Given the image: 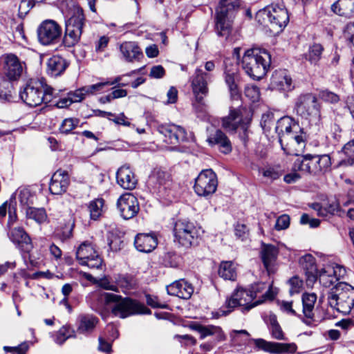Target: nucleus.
I'll return each instance as SVG.
<instances>
[{
    "label": "nucleus",
    "mask_w": 354,
    "mask_h": 354,
    "mask_svg": "<svg viewBox=\"0 0 354 354\" xmlns=\"http://www.w3.org/2000/svg\"><path fill=\"white\" fill-rule=\"evenodd\" d=\"M89 303L91 308L97 313H101L106 304L114 303L111 313L115 317L122 319L136 314L149 315L151 313L143 304L113 293L93 292Z\"/></svg>",
    "instance_id": "obj_1"
},
{
    "label": "nucleus",
    "mask_w": 354,
    "mask_h": 354,
    "mask_svg": "<svg viewBox=\"0 0 354 354\" xmlns=\"http://www.w3.org/2000/svg\"><path fill=\"white\" fill-rule=\"evenodd\" d=\"M271 55L265 49H248L242 58V68L245 73L254 80L263 78L268 71Z\"/></svg>",
    "instance_id": "obj_2"
},
{
    "label": "nucleus",
    "mask_w": 354,
    "mask_h": 354,
    "mask_svg": "<svg viewBox=\"0 0 354 354\" xmlns=\"http://www.w3.org/2000/svg\"><path fill=\"white\" fill-rule=\"evenodd\" d=\"M256 19L259 24L268 26L276 34L281 32L287 26L289 15L283 3L280 1L259 10Z\"/></svg>",
    "instance_id": "obj_3"
},
{
    "label": "nucleus",
    "mask_w": 354,
    "mask_h": 354,
    "mask_svg": "<svg viewBox=\"0 0 354 354\" xmlns=\"http://www.w3.org/2000/svg\"><path fill=\"white\" fill-rule=\"evenodd\" d=\"M328 305L344 315L354 317V288L340 282L333 287L328 293Z\"/></svg>",
    "instance_id": "obj_4"
},
{
    "label": "nucleus",
    "mask_w": 354,
    "mask_h": 354,
    "mask_svg": "<svg viewBox=\"0 0 354 354\" xmlns=\"http://www.w3.org/2000/svg\"><path fill=\"white\" fill-rule=\"evenodd\" d=\"M53 88L48 86L42 80H30L21 89V99L30 106H37L42 102H49L53 95Z\"/></svg>",
    "instance_id": "obj_5"
},
{
    "label": "nucleus",
    "mask_w": 354,
    "mask_h": 354,
    "mask_svg": "<svg viewBox=\"0 0 354 354\" xmlns=\"http://www.w3.org/2000/svg\"><path fill=\"white\" fill-rule=\"evenodd\" d=\"M239 7V0H220L216 10L215 24L218 36L227 38L230 35L233 19Z\"/></svg>",
    "instance_id": "obj_6"
},
{
    "label": "nucleus",
    "mask_w": 354,
    "mask_h": 354,
    "mask_svg": "<svg viewBox=\"0 0 354 354\" xmlns=\"http://www.w3.org/2000/svg\"><path fill=\"white\" fill-rule=\"evenodd\" d=\"M212 79V74L196 68L192 80V87L195 97L193 107L198 117L204 118L207 113V105L204 97L208 93L207 83Z\"/></svg>",
    "instance_id": "obj_7"
},
{
    "label": "nucleus",
    "mask_w": 354,
    "mask_h": 354,
    "mask_svg": "<svg viewBox=\"0 0 354 354\" xmlns=\"http://www.w3.org/2000/svg\"><path fill=\"white\" fill-rule=\"evenodd\" d=\"M84 23L83 10L78 6H74L71 17L66 21L65 35L63 39V43L66 46H73L80 41Z\"/></svg>",
    "instance_id": "obj_8"
},
{
    "label": "nucleus",
    "mask_w": 354,
    "mask_h": 354,
    "mask_svg": "<svg viewBox=\"0 0 354 354\" xmlns=\"http://www.w3.org/2000/svg\"><path fill=\"white\" fill-rule=\"evenodd\" d=\"M297 114L309 122L320 120V109L317 97L312 94L300 95L295 103Z\"/></svg>",
    "instance_id": "obj_9"
},
{
    "label": "nucleus",
    "mask_w": 354,
    "mask_h": 354,
    "mask_svg": "<svg viewBox=\"0 0 354 354\" xmlns=\"http://www.w3.org/2000/svg\"><path fill=\"white\" fill-rule=\"evenodd\" d=\"M174 234L175 241L185 248H189L196 243L198 230L193 223L179 220L174 225Z\"/></svg>",
    "instance_id": "obj_10"
},
{
    "label": "nucleus",
    "mask_w": 354,
    "mask_h": 354,
    "mask_svg": "<svg viewBox=\"0 0 354 354\" xmlns=\"http://www.w3.org/2000/svg\"><path fill=\"white\" fill-rule=\"evenodd\" d=\"M217 185L216 174L212 169H205L196 178L194 189L198 196H208L216 192Z\"/></svg>",
    "instance_id": "obj_11"
},
{
    "label": "nucleus",
    "mask_w": 354,
    "mask_h": 354,
    "mask_svg": "<svg viewBox=\"0 0 354 354\" xmlns=\"http://www.w3.org/2000/svg\"><path fill=\"white\" fill-rule=\"evenodd\" d=\"M62 32L61 26L55 21L47 19L38 28V39L42 45L55 44L59 41Z\"/></svg>",
    "instance_id": "obj_12"
},
{
    "label": "nucleus",
    "mask_w": 354,
    "mask_h": 354,
    "mask_svg": "<svg viewBox=\"0 0 354 354\" xmlns=\"http://www.w3.org/2000/svg\"><path fill=\"white\" fill-rule=\"evenodd\" d=\"M25 68V62L21 61L15 54L8 53L2 56V71L9 80H17L23 74Z\"/></svg>",
    "instance_id": "obj_13"
},
{
    "label": "nucleus",
    "mask_w": 354,
    "mask_h": 354,
    "mask_svg": "<svg viewBox=\"0 0 354 354\" xmlns=\"http://www.w3.org/2000/svg\"><path fill=\"white\" fill-rule=\"evenodd\" d=\"M76 257L81 265L91 269H99L102 265V259L90 243H82L76 251Z\"/></svg>",
    "instance_id": "obj_14"
},
{
    "label": "nucleus",
    "mask_w": 354,
    "mask_h": 354,
    "mask_svg": "<svg viewBox=\"0 0 354 354\" xmlns=\"http://www.w3.org/2000/svg\"><path fill=\"white\" fill-rule=\"evenodd\" d=\"M279 142L286 153L298 156L306 147V136L303 130L301 129L299 133L286 136V138L281 139Z\"/></svg>",
    "instance_id": "obj_15"
},
{
    "label": "nucleus",
    "mask_w": 354,
    "mask_h": 354,
    "mask_svg": "<svg viewBox=\"0 0 354 354\" xmlns=\"http://www.w3.org/2000/svg\"><path fill=\"white\" fill-rule=\"evenodd\" d=\"M252 296V293L249 290L236 289L232 297L226 301V307L230 309L228 312H230L234 308L239 306H243L245 310H249L259 304V301L252 303L253 299H254Z\"/></svg>",
    "instance_id": "obj_16"
},
{
    "label": "nucleus",
    "mask_w": 354,
    "mask_h": 354,
    "mask_svg": "<svg viewBox=\"0 0 354 354\" xmlns=\"http://www.w3.org/2000/svg\"><path fill=\"white\" fill-rule=\"evenodd\" d=\"M257 348L272 354H287L296 352L297 346L295 343H279L268 342L263 339H254Z\"/></svg>",
    "instance_id": "obj_17"
},
{
    "label": "nucleus",
    "mask_w": 354,
    "mask_h": 354,
    "mask_svg": "<svg viewBox=\"0 0 354 354\" xmlns=\"http://www.w3.org/2000/svg\"><path fill=\"white\" fill-rule=\"evenodd\" d=\"M117 207L121 216L126 220L133 218L140 209L138 199L131 193L120 196L117 201Z\"/></svg>",
    "instance_id": "obj_18"
},
{
    "label": "nucleus",
    "mask_w": 354,
    "mask_h": 354,
    "mask_svg": "<svg viewBox=\"0 0 354 354\" xmlns=\"http://www.w3.org/2000/svg\"><path fill=\"white\" fill-rule=\"evenodd\" d=\"M122 59L129 63L139 62L144 58L142 49L135 41H124L120 45Z\"/></svg>",
    "instance_id": "obj_19"
},
{
    "label": "nucleus",
    "mask_w": 354,
    "mask_h": 354,
    "mask_svg": "<svg viewBox=\"0 0 354 354\" xmlns=\"http://www.w3.org/2000/svg\"><path fill=\"white\" fill-rule=\"evenodd\" d=\"M159 132L164 136V142L169 145H176L185 139L186 133L183 128L175 124L162 125Z\"/></svg>",
    "instance_id": "obj_20"
},
{
    "label": "nucleus",
    "mask_w": 354,
    "mask_h": 354,
    "mask_svg": "<svg viewBox=\"0 0 354 354\" xmlns=\"http://www.w3.org/2000/svg\"><path fill=\"white\" fill-rule=\"evenodd\" d=\"M270 85L273 89L282 91H290L295 87L292 77L286 70L274 71L271 77Z\"/></svg>",
    "instance_id": "obj_21"
},
{
    "label": "nucleus",
    "mask_w": 354,
    "mask_h": 354,
    "mask_svg": "<svg viewBox=\"0 0 354 354\" xmlns=\"http://www.w3.org/2000/svg\"><path fill=\"white\" fill-rule=\"evenodd\" d=\"M299 125L290 117L284 116L277 120L275 127L276 133L278 134L279 142L285 139L289 134H294L301 131Z\"/></svg>",
    "instance_id": "obj_22"
},
{
    "label": "nucleus",
    "mask_w": 354,
    "mask_h": 354,
    "mask_svg": "<svg viewBox=\"0 0 354 354\" xmlns=\"http://www.w3.org/2000/svg\"><path fill=\"white\" fill-rule=\"evenodd\" d=\"M70 179L66 171L59 169L52 176L49 185V190L52 194H62L64 193L69 185Z\"/></svg>",
    "instance_id": "obj_23"
},
{
    "label": "nucleus",
    "mask_w": 354,
    "mask_h": 354,
    "mask_svg": "<svg viewBox=\"0 0 354 354\" xmlns=\"http://www.w3.org/2000/svg\"><path fill=\"white\" fill-rule=\"evenodd\" d=\"M222 126L232 133H235L239 127L245 129L246 123L243 120L242 109H231L229 115L223 118Z\"/></svg>",
    "instance_id": "obj_24"
},
{
    "label": "nucleus",
    "mask_w": 354,
    "mask_h": 354,
    "mask_svg": "<svg viewBox=\"0 0 354 354\" xmlns=\"http://www.w3.org/2000/svg\"><path fill=\"white\" fill-rule=\"evenodd\" d=\"M299 264L305 272L307 285L312 286L317 280V268L315 257L310 254H306L300 258Z\"/></svg>",
    "instance_id": "obj_25"
},
{
    "label": "nucleus",
    "mask_w": 354,
    "mask_h": 354,
    "mask_svg": "<svg viewBox=\"0 0 354 354\" xmlns=\"http://www.w3.org/2000/svg\"><path fill=\"white\" fill-rule=\"evenodd\" d=\"M10 240L24 252L32 249L31 239L25 230L20 227L12 229L9 234Z\"/></svg>",
    "instance_id": "obj_26"
},
{
    "label": "nucleus",
    "mask_w": 354,
    "mask_h": 354,
    "mask_svg": "<svg viewBox=\"0 0 354 354\" xmlns=\"http://www.w3.org/2000/svg\"><path fill=\"white\" fill-rule=\"evenodd\" d=\"M158 245V238L154 233H140L134 240L136 248L142 252H151Z\"/></svg>",
    "instance_id": "obj_27"
},
{
    "label": "nucleus",
    "mask_w": 354,
    "mask_h": 354,
    "mask_svg": "<svg viewBox=\"0 0 354 354\" xmlns=\"http://www.w3.org/2000/svg\"><path fill=\"white\" fill-rule=\"evenodd\" d=\"M167 291L169 295L176 296L183 299H188L194 292V288L187 281L180 279L167 286Z\"/></svg>",
    "instance_id": "obj_28"
},
{
    "label": "nucleus",
    "mask_w": 354,
    "mask_h": 354,
    "mask_svg": "<svg viewBox=\"0 0 354 354\" xmlns=\"http://www.w3.org/2000/svg\"><path fill=\"white\" fill-rule=\"evenodd\" d=\"M116 178L118 185L125 189L131 190L134 189L138 183L133 171L127 165L118 169Z\"/></svg>",
    "instance_id": "obj_29"
},
{
    "label": "nucleus",
    "mask_w": 354,
    "mask_h": 354,
    "mask_svg": "<svg viewBox=\"0 0 354 354\" xmlns=\"http://www.w3.org/2000/svg\"><path fill=\"white\" fill-rule=\"evenodd\" d=\"M309 156L310 174L319 175L326 171L331 165L330 157L327 154Z\"/></svg>",
    "instance_id": "obj_30"
},
{
    "label": "nucleus",
    "mask_w": 354,
    "mask_h": 354,
    "mask_svg": "<svg viewBox=\"0 0 354 354\" xmlns=\"http://www.w3.org/2000/svg\"><path fill=\"white\" fill-rule=\"evenodd\" d=\"M150 182L154 184L159 193L166 194L171 188L170 175L159 169H154L150 176Z\"/></svg>",
    "instance_id": "obj_31"
},
{
    "label": "nucleus",
    "mask_w": 354,
    "mask_h": 354,
    "mask_svg": "<svg viewBox=\"0 0 354 354\" xmlns=\"http://www.w3.org/2000/svg\"><path fill=\"white\" fill-rule=\"evenodd\" d=\"M137 71H133L130 73H127L123 75H120L114 78L113 81H106L103 82H99L95 84L85 86V91L87 95H93L101 93L104 91V87L107 86H111L114 84H118L121 86H124L128 84L127 82H121L123 77L125 76H130L131 74L137 73Z\"/></svg>",
    "instance_id": "obj_32"
},
{
    "label": "nucleus",
    "mask_w": 354,
    "mask_h": 354,
    "mask_svg": "<svg viewBox=\"0 0 354 354\" xmlns=\"http://www.w3.org/2000/svg\"><path fill=\"white\" fill-rule=\"evenodd\" d=\"M249 290L252 293L254 299L259 298L257 301L260 304L267 299H272L277 295V290L271 285L267 286L265 283L252 284Z\"/></svg>",
    "instance_id": "obj_33"
},
{
    "label": "nucleus",
    "mask_w": 354,
    "mask_h": 354,
    "mask_svg": "<svg viewBox=\"0 0 354 354\" xmlns=\"http://www.w3.org/2000/svg\"><path fill=\"white\" fill-rule=\"evenodd\" d=\"M207 142L211 146L216 145L218 150L224 154H228L232 151L231 142L221 130H216L214 133H212L208 137Z\"/></svg>",
    "instance_id": "obj_34"
},
{
    "label": "nucleus",
    "mask_w": 354,
    "mask_h": 354,
    "mask_svg": "<svg viewBox=\"0 0 354 354\" xmlns=\"http://www.w3.org/2000/svg\"><path fill=\"white\" fill-rule=\"evenodd\" d=\"M261 254L263 265L268 273L269 274L274 273V262L278 255L277 248L274 245H265L262 248Z\"/></svg>",
    "instance_id": "obj_35"
},
{
    "label": "nucleus",
    "mask_w": 354,
    "mask_h": 354,
    "mask_svg": "<svg viewBox=\"0 0 354 354\" xmlns=\"http://www.w3.org/2000/svg\"><path fill=\"white\" fill-rule=\"evenodd\" d=\"M99 319L91 314H82L77 317V331L82 334H88L93 331Z\"/></svg>",
    "instance_id": "obj_36"
},
{
    "label": "nucleus",
    "mask_w": 354,
    "mask_h": 354,
    "mask_svg": "<svg viewBox=\"0 0 354 354\" xmlns=\"http://www.w3.org/2000/svg\"><path fill=\"white\" fill-rule=\"evenodd\" d=\"M46 66L48 74L52 77H57L66 70L68 64L63 57L54 55L48 59Z\"/></svg>",
    "instance_id": "obj_37"
},
{
    "label": "nucleus",
    "mask_w": 354,
    "mask_h": 354,
    "mask_svg": "<svg viewBox=\"0 0 354 354\" xmlns=\"http://www.w3.org/2000/svg\"><path fill=\"white\" fill-rule=\"evenodd\" d=\"M225 75V82L228 86L232 97L238 100L240 97V91L237 85L239 74L236 67L230 69L226 68Z\"/></svg>",
    "instance_id": "obj_38"
},
{
    "label": "nucleus",
    "mask_w": 354,
    "mask_h": 354,
    "mask_svg": "<svg viewBox=\"0 0 354 354\" xmlns=\"http://www.w3.org/2000/svg\"><path fill=\"white\" fill-rule=\"evenodd\" d=\"M332 10L346 17H351L354 14V0H338L332 5Z\"/></svg>",
    "instance_id": "obj_39"
},
{
    "label": "nucleus",
    "mask_w": 354,
    "mask_h": 354,
    "mask_svg": "<svg viewBox=\"0 0 354 354\" xmlns=\"http://www.w3.org/2000/svg\"><path fill=\"white\" fill-rule=\"evenodd\" d=\"M218 273L225 280L235 281L237 277L236 265L232 261H222Z\"/></svg>",
    "instance_id": "obj_40"
},
{
    "label": "nucleus",
    "mask_w": 354,
    "mask_h": 354,
    "mask_svg": "<svg viewBox=\"0 0 354 354\" xmlns=\"http://www.w3.org/2000/svg\"><path fill=\"white\" fill-rule=\"evenodd\" d=\"M196 330L199 333L201 338L204 339L207 336H214L215 339L218 341L223 339V334L222 330L218 326L212 325L202 326L198 325L196 326Z\"/></svg>",
    "instance_id": "obj_41"
},
{
    "label": "nucleus",
    "mask_w": 354,
    "mask_h": 354,
    "mask_svg": "<svg viewBox=\"0 0 354 354\" xmlns=\"http://www.w3.org/2000/svg\"><path fill=\"white\" fill-rule=\"evenodd\" d=\"M317 300L315 293H305L302 295L303 313L306 317L311 319L314 315V307Z\"/></svg>",
    "instance_id": "obj_42"
},
{
    "label": "nucleus",
    "mask_w": 354,
    "mask_h": 354,
    "mask_svg": "<svg viewBox=\"0 0 354 354\" xmlns=\"http://www.w3.org/2000/svg\"><path fill=\"white\" fill-rule=\"evenodd\" d=\"M292 169L293 171H297L301 176L303 175L310 174V165L308 154L298 157L294 161Z\"/></svg>",
    "instance_id": "obj_43"
},
{
    "label": "nucleus",
    "mask_w": 354,
    "mask_h": 354,
    "mask_svg": "<svg viewBox=\"0 0 354 354\" xmlns=\"http://www.w3.org/2000/svg\"><path fill=\"white\" fill-rule=\"evenodd\" d=\"M259 172L266 179L273 181L281 176V171L279 167L273 165H265L259 168Z\"/></svg>",
    "instance_id": "obj_44"
},
{
    "label": "nucleus",
    "mask_w": 354,
    "mask_h": 354,
    "mask_svg": "<svg viewBox=\"0 0 354 354\" xmlns=\"http://www.w3.org/2000/svg\"><path fill=\"white\" fill-rule=\"evenodd\" d=\"M269 330L271 335L274 339L278 340H286V338L284 333L277 322V317L275 315H270L269 317Z\"/></svg>",
    "instance_id": "obj_45"
},
{
    "label": "nucleus",
    "mask_w": 354,
    "mask_h": 354,
    "mask_svg": "<svg viewBox=\"0 0 354 354\" xmlns=\"http://www.w3.org/2000/svg\"><path fill=\"white\" fill-rule=\"evenodd\" d=\"M104 201L102 198H97L91 201L88 205V210L91 218L97 220L102 213Z\"/></svg>",
    "instance_id": "obj_46"
},
{
    "label": "nucleus",
    "mask_w": 354,
    "mask_h": 354,
    "mask_svg": "<svg viewBox=\"0 0 354 354\" xmlns=\"http://www.w3.org/2000/svg\"><path fill=\"white\" fill-rule=\"evenodd\" d=\"M26 213L28 218L33 219L39 223H44L47 218V214L44 208L28 207Z\"/></svg>",
    "instance_id": "obj_47"
},
{
    "label": "nucleus",
    "mask_w": 354,
    "mask_h": 354,
    "mask_svg": "<svg viewBox=\"0 0 354 354\" xmlns=\"http://www.w3.org/2000/svg\"><path fill=\"white\" fill-rule=\"evenodd\" d=\"M115 283L118 288H122V292H125L136 286V281L131 276L119 275L115 278Z\"/></svg>",
    "instance_id": "obj_48"
},
{
    "label": "nucleus",
    "mask_w": 354,
    "mask_h": 354,
    "mask_svg": "<svg viewBox=\"0 0 354 354\" xmlns=\"http://www.w3.org/2000/svg\"><path fill=\"white\" fill-rule=\"evenodd\" d=\"M343 152L348 157V159L342 160L339 165L345 166L353 165L354 164V139L344 145Z\"/></svg>",
    "instance_id": "obj_49"
},
{
    "label": "nucleus",
    "mask_w": 354,
    "mask_h": 354,
    "mask_svg": "<svg viewBox=\"0 0 354 354\" xmlns=\"http://www.w3.org/2000/svg\"><path fill=\"white\" fill-rule=\"evenodd\" d=\"M74 330L69 326H63L57 333L55 341L58 344H62L66 339L75 336Z\"/></svg>",
    "instance_id": "obj_50"
},
{
    "label": "nucleus",
    "mask_w": 354,
    "mask_h": 354,
    "mask_svg": "<svg viewBox=\"0 0 354 354\" xmlns=\"http://www.w3.org/2000/svg\"><path fill=\"white\" fill-rule=\"evenodd\" d=\"M324 51L323 46L319 44H315L311 46L308 50V61L313 64H317L321 59Z\"/></svg>",
    "instance_id": "obj_51"
},
{
    "label": "nucleus",
    "mask_w": 354,
    "mask_h": 354,
    "mask_svg": "<svg viewBox=\"0 0 354 354\" xmlns=\"http://www.w3.org/2000/svg\"><path fill=\"white\" fill-rule=\"evenodd\" d=\"M312 207L317 211L319 216H324L326 215L325 212H327L331 214H337L339 210V205L336 201H333L329 204L326 209H323L319 203H314L312 205Z\"/></svg>",
    "instance_id": "obj_52"
},
{
    "label": "nucleus",
    "mask_w": 354,
    "mask_h": 354,
    "mask_svg": "<svg viewBox=\"0 0 354 354\" xmlns=\"http://www.w3.org/2000/svg\"><path fill=\"white\" fill-rule=\"evenodd\" d=\"M328 276L330 277V283H334L335 281L342 277L345 273V269L340 266L335 265V266H328L326 268Z\"/></svg>",
    "instance_id": "obj_53"
},
{
    "label": "nucleus",
    "mask_w": 354,
    "mask_h": 354,
    "mask_svg": "<svg viewBox=\"0 0 354 354\" xmlns=\"http://www.w3.org/2000/svg\"><path fill=\"white\" fill-rule=\"evenodd\" d=\"M80 120L77 118H66L63 120L59 130L61 133H71L79 124Z\"/></svg>",
    "instance_id": "obj_54"
},
{
    "label": "nucleus",
    "mask_w": 354,
    "mask_h": 354,
    "mask_svg": "<svg viewBox=\"0 0 354 354\" xmlns=\"http://www.w3.org/2000/svg\"><path fill=\"white\" fill-rule=\"evenodd\" d=\"M319 97L324 102L331 104L337 103L340 97L339 96L328 89L322 90L319 93Z\"/></svg>",
    "instance_id": "obj_55"
},
{
    "label": "nucleus",
    "mask_w": 354,
    "mask_h": 354,
    "mask_svg": "<svg viewBox=\"0 0 354 354\" xmlns=\"http://www.w3.org/2000/svg\"><path fill=\"white\" fill-rule=\"evenodd\" d=\"M20 203L24 206L30 207L33 203L34 196L28 189H21L19 191L18 195Z\"/></svg>",
    "instance_id": "obj_56"
},
{
    "label": "nucleus",
    "mask_w": 354,
    "mask_h": 354,
    "mask_svg": "<svg viewBox=\"0 0 354 354\" xmlns=\"http://www.w3.org/2000/svg\"><path fill=\"white\" fill-rule=\"evenodd\" d=\"M96 284L99 287L104 290L119 292L115 281L113 282L111 281V279L108 277H104L103 278L99 279L98 280L96 281Z\"/></svg>",
    "instance_id": "obj_57"
},
{
    "label": "nucleus",
    "mask_w": 354,
    "mask_h": 354,
    "mask_svg": "<svg viewBox=\"0 0 354 354\" xmlns=\"http://www.w3.org/2000/svg\"><path fill=\"white\" fill-rule=\"evenodd\" d=\"M245 95L252 102L258 101L260 97L259 89L254 85L247 86L245 88Z\"/></svg>",
    "instance_id": "obj_58"
},
{
    "label": "nucleus",
    "mask_w": 354,
    "mask_h": 354,
    "mask_svg": "<svg viewBox=\"0 0 354 354\" xmlns=\"http://www.w3.org/2000/svg\"><path fill=\"white\" fill-rule=\"evenodd\" d=\"M28 349L27 342H23L17 346H4L3 350L6 353L11 354H25Z\"/></svg>",
    "instance_id": "obj_59"
},
{
    "label": "nucleus",
    "mask_w": 354,
    "mask_h": 354,
    "mask_svg": "<svg viewBox=\"0 0 354 354\" xmlns=\"http://www.w3.org/2000/svg\"><path fill=\"white\" fill-rule=\"evenodd\" d=\"M288 282L290 286L289 292L291 295L299 293L301 290L303 281L298 277H292Z\"/></svg>",
    "instance_id": "obj_60"
},
{
    "label": "nucleus",
    "mask_w": 354,
    "mask_h": 354,
    "mask_svg": "<svg viewBox=\"0 0 354 354\" xmlns=\"http://www.w3.org/2000/svg\"><path fill=\"white\" fill-rule=\"evenodd\" d=\"M145 297L147 304L152 308H159L163 309L168 308V305L167 304L160 302L158 297L156 296L147 294L145 295Z\"/></svg>",
    "instance_id": "obj_61"
},
{
    "label": "nucleus",
    "mask_w": 354,
    "mask_h": 354,
    "mask_svg": "<svg viewBox=\"0 0 354 354\" xmlns=\"http://www.w3.org/2000/svg\"><path fill=\"white\" fill-rule=\"evenodd\" d=\"M289 216L287 214H283L277 218L274 225V229L278 231L286 230L289 227Z\"/></svg>",
    "instance_id": "obj_62"
},
{
    "label": "nucleus",
    "mask_w": 354,
    "mask_h": 354,
    "mask_svg": "<svg viewBox=\"0 0 354 354\" xmlns=\"http://www.w3.org/2000/svg\"><path fill=\"white\" fill-rule=\"evenodd\" d=\"M235 235L241 241H244L248 238L249 230L247 226L244 224L238 223L234 229Z\"/></svg>",
    "instance_id": "obj_63"
},
{
    "label": "nucleus",
    "mask_w": 354,
    "mask_h": 354,
    "mask_svg": "<svg viewBox=\"0 0 354 354\" xmlns=\"http://www.w3.org/2000/svg\"><path fill=\"white\" fill-rule=\"evenodd\" d=\"M274 118L272 113L263 114L261 120V125L265 131H268L271 126L274 124Z\"/></svg>",
    "instance_id": "obj_64"
}]
</instances>
